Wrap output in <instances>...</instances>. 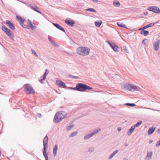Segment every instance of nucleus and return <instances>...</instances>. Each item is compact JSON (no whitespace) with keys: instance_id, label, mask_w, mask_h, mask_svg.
Here are the masks:
<instances>
[{"instance_id":"nucleus-19","label":"nucleus","mask_w":160,"mask_h":160,"mask_svg":"<svg viewBox=\"0 0 160 160\" xmlns=\"http://www.w3.org/2000/svg\"><path fill=\"white\" fill-rule=\"evenodd\" d=\"M58 148L57 144H56L53 148V152L54 156H56L57 154V151Z\"/></svg>"},{"instance_id":"nucleus-43","label":"nucleus","mask_w":160,"mask_h":160,"mask_svg":"<svg viewBox=\"0 0 160 160\" xmlns=\"http://www.w3.org/2000/svg\"><path fill=\"white\" fill-rule=\"evenodd\" d=\"M114 156V155H112V154L108 158V159H110L112 158V157Z\"/></svg>"},{"instance_id":"nucleus-28","label":"nucleus","mask_w":160,"mask_h":160,"mask_svg":"<svg viewBox=\"0 0 160 160\" xmlns=\"http://www.w3.org/2000/svg\"><path fill=\"white\" fill-rule=\"evenodd\" d=\"M78 133V131H76L72 133L70 135V137H73L76 136Z\"/></svg>"},{"instance_id":"nucleus-46","label":"nucleus","mask_w":160,"mask_h":160,"mask_svg":"<svg viewBox=\"0 0 160 160\" xmlns=\"http://www.w3.org/2000/svg\"><path fill=\"white\" fill-rule=\"evenodd\" d=\"M148 14V12H144L143 14L145 15H147Z\"/></svg>"},{"instance_id":"nucleus-3","label":"nucleus","mask_w":160,"mask_h":160,"mask_svg":"<svg viewBox=\"0 0 160 160\" xmlns=\"http://www.w3.org/2000/svg\"><path fill=\"white\" fill-rule=\"evenodd\" d=\"M48 138L47 135H46L44 138L43 142V148L42 149L43 154L45 158V160H48V157L47 153V148L48 147Z\"/></svg>"},{"instance_id":"nucleus-30","label":"nucleus","mask_w":160,"mask_h":160,"mask_svg":"<svg viewBox=\"0 0 160 160\" xmlns=\"http://www.w3.org/2000/svg\"><path fill=\"white\" fill-rule=\"evenodd\" d=\"M68 76L70 78L76 79H79L80 78L78 76H75L71 74L68 75Z\"/></svg>"},{"instance_id":"nucleus-32","label":"nucleus","mask_w":160,"mask_h":160,"mask_svg":"<svg viewBox=\"0 0 160 160\" xmlns=\"http://www.w3.org/2000/svg\"><path fill=\"white\" fill-rule=\"evenodd\" d=\"M74 126V125L73 124H72L68 126L67 128V130L68 131L70 130L72 128H73Z\"/></svg>"},{"instance_id":"nucleus-48","label":"nucleus","mask_w":160,"mask_h":160,"mask_svg":"<svg viewBox=\"0 0 160 160\" xmlns=\"http://www.w3.org/2000/svg\"><path fill=\"white\" fill-rule=\"evenodd\" d=\"M122 129V128L121 127H118V131H120Z\"/></svg>"},{"instance_id":"nucleus-34","label":"nucleus","mask_w":160,"mask_h":160,"mask_svg":"<svg viewBox=\"0 0 160 160\" xmlns=\"http://www.w3.org/2000/svg\"><path fill=\"white\" fill-rule=\"evenodd\" d=\"M25 22L24 23V25H26L28 26L27 28H29V21L28 22L26 20L25 21Z\"/></svg>"},{"instance_id":"nucleus-20","label":"nucleus","mask_w":160,"mask_h":160,"mask_svg":"<svg viewBox=\"0 0 160 160\" xmlns=\"http://www.w3.org/2000/svg\"><path fill=\"white\" fill-rule=\"evenodd\" d=\"M31 8L32 9H33V10H34V11H36V12H37L39 13L42 14L41 12L39 11L38 10V9H39V8H38L36 6H35L34 7L31 6Z\"/></svg>"},{"instance_id":"nucleus-36","label":"nucleus","mask_w":160,"mask_h":160,"mask_svg":"<svg viewBox=\"0 0 160 160\" xmlns=\"http://www.w3.org/2000/svg\"><path fill=\"white\" fill-rule=\"evenodd\" d=\"M94 151V148L93 147H91L89 148L88 152L92 153Z\"/></svg>"},{"instance_id":"nucleus-45","label":"nucleus","mask_w":160,"mask_h":160,"mask_svg":"<svg viewBox=\"0 0 160 160\" xmlns=\"http://www.w3.org/2000/svg\"><path fill=\"white\" fill-rule=\"evenodd\" d=\"M142 28L143 29V30H144V29L148 28V27H147V25L142 27Z\"/></svg>"},{"instance_id":"nucleus-54","label":"nucleus","mask_w":160,"mask_h":160,"mask_svg":"<svg viewBox=\"0 0 160 160\" xmlns=\"http://www.w3.org/2000/svg\"><path fill=\"white\" fill-rule=\"evenodd\" d=\"M158 36L160 37V32L158 34Z\"/></svg>"},{"instance_id":"nucleus-15","label":"nucleus","mask_w":160,"mask_h":160,"mask_svg":"<svg viewBox=\"0 0 160 160\" xmlns=\"http://www.w3.org/2000/svg\"><path fill=\"white\" fill-rule=\"evenodd\" d=\"M160 42V40H158L154 42L153 46L155 50L156 51H157L159 48Z\"/></svg>"},{"instance_id":"nucleus-14","label":"nucleus","mask_w":160,"mask_h":160,"mask_svg":"<svg viewBox=\"0 0 160 160\" xmlns=\"http://www.w3.org/2000/svg\"><path fill=\"white\" fill-rule=\"evenodd\" d=\"M65 23L70 27H73L75 23V21L74 20H71L69 19H66L65 20Z\"/></svg>"},{"instance_id":"nucleus-52","label":"nucleus","mask_w":160,"mask_h":160,"mask_svg":"<svg viewBox=\"0 0 160 160\" xmlns=\"http://www.w3.org/2000/svg\"><path fill=\"white\" fill-rule=\"evenodd\" d=\"M157 132L158 133H159L160 134V129H158L157 130Z\"/></svg>"},{"instance_id":"nucleus-55","label":"nucleus","mask_w":160,"mask_h":160,"mask_svg":"<svg viewBox=\"0 0 160 160\" xmlns=\"http://www.w3.org/2000/svg\"><path fill=\"white\" fill-rule=\"evenodd\" d=\"M123 160H128V159L127 158H124Z\"/></svg>"},{"instance_id":"nucleus-10","label":"nucleus","mask_w":160,"mask_h":160,"mask_svg":"<svg viewBox=\"0 0 160 160\" xmlns=\"http://www.w3.org/2000/svg\"><path fill=\"white\" fill-rule=\"evenodd\" d=\"M16 19L18 20V21L19 23L20 24L23 28H27L28 26L26 25H24V23L25 22V19L24 18H22L21 16H16Z\"/></svg>"},{"instance_id":"nucleus-12","label":"nucleus","mask_w":160,"mask_h":160,"mask_svg":"<svg viewBox=\"0 0 160 160\" xmlns=\"http://www.w3.org/2000/svg\"><path fill=\"white\" fill-rule=\"evenodd\" d=\"M56 83L59 87L67 89V87L65 83L61 80H57Z\"/></svg>"},{"instance_id":"nucleus-56","label":"nucleus","mask_w":160,"mask_h":160,"mask_svg":"<svg viewBox=\"0 0 160 160\" xmlns=\"http://www.w3.org/2000/svg\"><path fill=\"white\" fill-rule=\"evenodd\" d=\"M1 151H0V155H1Z\"/></svg>"},{"instance_id":"nucleus-18","label":"nucleus","mask_w":160,"mask_h":160,"mask_svg":"<svg viewBox=\"0 0 160 160\" xmlns=\"http://www.w3.org/2000/svg\"><path fill=\"white\" fill-rule=\"evenodd\" d=\"M135 128H134V126H132L129 129V130L127 132V134L128 136H130V135L132 132L134 131Z\"/></svg>"},{"instance_id":"nucleus-31","label":"nucleus","mask_w":160,"mask_h":160,"mask_svg":"<svg viewBox=\"0 0 160 160\" xmlns=\"http://www.w3.org/2000/svg\"><path fill=\"white\" fill-rule=\"evenodd\" d=\"M156 22L155 23H150L148 24L147 25V27H148V28H149V27H152V26H153L156 23H157V22Z\"/></svg>"},{"instance_id":"nucleus-17","label":"nucleus","mask_w":160,"mask_h":160,"mask_svg":"<svg viewBox=\"0 0 160 160\" xmlns=\"http://www.w3.org/2000/svg\"><path fill=\"white\" fill-rule=\"evenodd\" d=\"M156 128L152 126V127L150 128L148 131V134L149 135L152 134L155 131Z\"/></svg>"},{"instance_id":"nucleus-53","label":"nucleus","mask_w":160,"mask_h":160,"mask_svg":"<svg viewBox=\"0 0 160 160\" xmlns=\"http://www.w3.org/2000/svg\"><path fill=\"white\" fill-rule=\"evenodd\" d=\"M138 30H139H139H142H142H143V29H142V28H139Z\"/></svg>"},{"instance_id":"nucleus-6","label":"nucleus","mask_w":160,"mask_h":160,"mask_svg":"<svg viewBox=\"0 0 160 160\" xmlns=\"http://www.w3.org/2000/svg\"><path fill=\"white\" fill-rule=\"evenodd\" d=\"M2 30L11 39H13L14 35L13 33L4 25H2Z\"/></svg>"},{"instance_id":"nucleus-41","label":"nucleus","mask_w":160,"mask_h":160,"mask_svg":"<svg viewBox=\"0 0 160 160\" xmlns=\"http://www.w3.org/2000/svg\"><path fill=\"white\" fill-rule=\"evenodd\" d=\"M118 150H116L112 154L114 156L118 152Z\"/></svg>"},{"instance_id":"nucleus-4","label":"nucleus","mask_w":160,"mask_h":160,"mask_svg":"<svg viewBox=\"0 0 160 160\" xmlns=\"http://www.w3.org/2000/svg\"><path fill=\"white\" fill-rule=\"evenodd\" d=\"M76 85L78 91L84 92L86 90H92L93 91L92 88L86 84L83 83H78Z\"/></svg>"},{"instance_id":"nucleus-7","label":"nucleus","mask_w":160,"mask_h":160,"mask_svg":"<svg viewBox=\"0 0 160 160\" xmlns=\"http://www.w3.org/2000/svg\"><path fill=\"white\" fill-rule=\"evenodd\" d=\"M124 88L126 90L132 92H134L135 90H138L139 88L137 86H133L128 83L124 85Z\"/></svg>"},{"instance_id":"nucleus-8","label":"nucleus","mask_w":160,"mask_h":160,"mask_svg":"<svg viewBox=\"0 0 160 160\" xmlns=\"http://www.w3.org/2000/svg\"><path fill=\"white\" fill-rule=\"evenodd\" d=\"M148 10L156 13H160V9L157 6H149L148 8Z\"/></svg>"},{"instance_id":"nucleus-47","label":"nucleus","mask_w":160,"mask_h":160,"mask_svg":"<svg viewBox=\"0 0 160 160\" xmlns=\"http://www.w3.org/2000/svg\"><path fill=\"white\" fill-rule=\"evenodd\" d=\"M48 39L49 40V41L50 42H51L52 41H53L50 38V37L49 36H48Z\"/></svg>"},{"instance_id":"nucleus-26","label":"nucleus","mask_w":160,"mask_h":160,"mask_svg":"<svg viewBox=\"0 0 160 160\" xmlns=\"http://www.w3.org/2000/svg\"><path fill=\"white\" fill-rule=\"evenodd\" d=\"M152 152H148L146 158H147V159L148 160L150 159L152 157Z\"/></svg>"},{"instance_id":"nucleus-40","label":"nucleus","mask_w":160,"mask_h":160,"mask_svg":"<svg viewBox=\"0 0 160 160\" xmlns=\"http://www.w3.org/2000/svg\"><path fill=\"white\" fill-rule=\"evenodd\" d=\"M32 51L33 54H34V55H35L36 57H38V55L37 54L36 52L34 50H32Z\"/></svg>"},{"instance_id":"nucleus-1","label":"nucleus","mask_w":160,"mask_h":160,"mask_svg":"<svg viewBox=\"0 0 160 160\" xmlns=\"http://www.w3.org/2000/svg\"><path fill=\"white\" fill-rule=\"evenodd\" d=\"M67 115V114L64 111H62L58 112L54 116L53 122L56 123H58L65 118Z\"/></svg>"},{"instance_id":"nucleus-51","label":"nucleus","mask_w":160,"mask_h":160,"mask_svg":"<svg viewBox=\"0 0 160 160\" xmlns=\"http://www.w3.org/2000/svg\"><path fill=\"white\" fill-rule=\"evenodd\" d=\"M124 145L125 146H128V144L127 143H125Z\"/></svg>"},{"instance_id":"nucleus-33","label":"nucleus","mask_w":160,"mask_h":160,"mask_svg":"<svg viewBox=\"0 0 160 160\" xmlns=\"http://www.w3.org/2000/svg\"><path fill=\"white\" fill-rule=\"evenodd\" d=\"M125 104V105H126L127 106H130V107H133L135 106H136V105L134 103H126Z\"/></svg>"},{"instance_id":"nucleus-9","label":"nucleus","mask_w":160,"mask_h":160,"mask_svg":"<svg viewBox=\"0 0 160 160\" xmlns=\"http://www.w3.org/2000/svg\"><path fill=\"white\" fill-rule=\"evenodd\" d=\"M100 130L101 129L99 128L98 130L94 131L93 132H92L90 134L86 135L84 136V140H86L88 139L93 135L98 133L100 131Z\"/></svg>"},{"instance_id":"nucleus-50","label":"nucleus","mask_w":160,"mask_h":160,"mask_svg":"<svg viewBox=\"0 0 160 160\" xmlns=\"http://www.w3.org/2000/svg\"><path fill=\"white\" fill-rule=\"evenodd\" d=\"M153 142V140L152 139H150L149 141V143L150 144L152 143Z\"/></svg>"},{"instance_id":"nucleus-42","label":"nucleus","mask_w":160,"mask_h":160,"mask_svg":"<svg viewBox=\"0 0 160 160\" xmlns=\"http://www.w3.org/2000/svg\"><path fill=\"white\" fill-rule=\"evenodd\" d=\"M49 73V71L48 70L46 69L45 70V73H44V75L47 76V75L48 73Z\"/></svg>"},{"instance_id":"nucleus-49","label":"nucleus","mask_w":160,"mask_h":160,"mask_svg":"<svg viewBox=\"0 0 160 160\" xmlns=\"http://www.w3.org/2000/svg\"><path fill=\"white\" fill-rule=\"evenodd\" d=\"M46 76L44 75H43V78H42L43 80H45V79L46 78Z\"/></svg>"},{"instance_id":"nucleus-13","label":"nucleus","mask_w":160,"mask_h":160,"mask_svg":"<svg viewBox=\"0 0 160 160\" xmlns=\"http://www.w3.org/2000/svg\"><path fill=\"white\" fill-rule=\"evenodd\" d=\"M6 23L8 27L12 30L13 31L15 30V27L14 25L10 21L7 20L6 21Z\"/></svg>"},{"instance_id":"nucleus-39","label":"nucleus","mask_w":160,"mask_h":160,"mask_svg":"<svg viewBox=\"0 0 160 160\" xmlns=\"http://www.w3.org/2000/svg\"><path fill=\"white\" fill-rule=\"evenodd\" d=\"M145 41H148V39H144L142 42V43L144 44V45H146V43H145Z\"/></svg>"},{"instance_id":"nucleus-2","label":"nucleus","mask_w":160,"mask_h":160,"mask_svg":"<svg viewBox=\"0 0 160 160\" xmlns=\"http://www.w3.org/2000/svg\"><path fill=\"white\" fill-rule=\"evenodd\" d=\"M90 49L87 47H80L77 48L76 52L79 55L83 56H86L88 55L90 52Z\"/></svg>"},{"instance_id":"nucleus-37","label":"nucleus","mask_w":160,"mask_h":160,"mask_svg":"<svg viewBox=\"0 0 160 160\" xmlns=\"http://www.w3.org/2000/svg\"><path fill=\"white\" fill-rule=\"evenodd\" d=\"M123 50L126 52L128 53H129L128 50L126 46H124L123 47Z\"/></svg>"},{"instance_id":"nucleus-16","label":"nucleus","mask_w":160,"mask_h":160,"mask_svg":"<svg viewBox=\"0 0 160 160\" xmlns=\"http://www.w3.org/2000/svg\"><path fill=\"white\" fill-rule=\"evenodd\" d=\"M52 24L57 28L65 33L66 32L65 31V30L64 28L62 27L60 25L58 24L57 23H52Z\"/></svg>"},{"instance_id":"nucleus-29","label":"nucleus","mask_w":160,"mask_h":160,"mask_svg":"<svg viewBox=\"0 0 160 160\" xmlns=\"http://www.w3.org/2000/svg\"><path fill=\"white\" fill-rule=\"evenodd\" d=\"M142 121H139L137 123L134 125L133 126L134 128L138 127L142 123Z\"/></svg>"},{"instance_id":"nucleus-27","label":"nucleus","mask_w":160,"mask_h":160,"mask_svg":"<svg viewBox=\"0 0 160 160\" xmlns=\"http://www.w3.org/2000/svg\"><path fill=\"white\" fill-rule=\"evenodd\" d=\"M113 4L116 7H119L120 5V4L118 1H117L116 2H114Z\"/></svg>"},{"instance_id":"nucleus-23","label":"nucleus","mask_w":160,"mask_h":160,"mask_svg":"<svg viewBox=\"0 0 160 160\" xmlns=\"http://www.w3.org/2000/svg\"><path fill=\"white\" fill-rule=\"evenodd\" d=\"M140 33L142 35H144L145 36H147L149 34V32L148 31L143 30L140 32Z\"/></svg>"},{"instance_id":"nucleus-22","label":"nucleus","mask_w":160,"mask_h":160,"mask_svg":"<svg viewBox=\"0 0 160 160\" xmlns=\"http://www.w3.org/2000/svg\"><path fill=\"white\" fill-rule=\"evenodd\" d=\"M28 21H29V28H30L32 30H33L36 29V27L35 26L33 25L32 24V22L30 20L28 19Z\"/></svg>"},{"instance_id":"nucleus-38","label":"nucleus","mask_w":160,"mask_h":160,"mask_svg":"<svg viewBox=\"0 0 160 160\" xmlns=\"http://www.w3.org/2000/svg\"><path fill=\"white\" fill-rule=\"evenodd\" d=\"M51 43L54 46L57 47L58 46V45L57 44L56 42L53 40L52 41Z\"/></svg>"},{"instance_id":"nucleus-5","label":"nucleus","mask_w":160,"mask_h":160,"mask_svg":"<svg viewBox=\"0 0 160 160\" xmlns=\"http://www.w3.org/2000/svg\"><path fill=\"white\" fill-rule=\"evenodd\" d=\"M23 88H24V91L27 95L34 94L35 93V91L32 85L29 84H25L23 86Z\"/></svg>"},{"instance_id":"nucleus-35","label":"nucleus","mask_w":160,"mask_h":160,"mask_svg":"<svg viewBox=\"0 0 160 160\" xmlns=\"http://www.w3.org/2000/svg\"><path fill=\"white\" fill-rule=\"evenodd\" d=\"M67 89H71V90L77 91V85H76V87L75 88H72V87H67Z\"/></svg>"},{"instance_id":"nucleus-25","label":"nucleus","mask_w":160,"mask_h":160,"mask_svg":"<svg viewBox=\"0 0 160 160\" xmlns=\"http://www.w3.org/2000/svg\"><path fill=\"white\" fill-rule=\"evenodd\" d=\"M85 10L87 11H89L93 12H97L96 10L93 8H89L86 9Z\"/></svg>"},{"instance_id":"nucleus-21","label":"nucleus","mask_w":160,"mask_h":160,"mask_svg":"<svg viewBox=\"0 0 160 160\" xmlns=\"http://www.w3.org/2000/svg\"><path fill=\"white\" fill-rule=\"evenodd\" d=\"M102 23V21L101 20L99 21H96L95 22L94 24L96 26L98 27H100Z\"/></svg>"},{"instance_id":"nucleus-44","label":"nucleus","mask_w":160,"mask_h":160,"mask_svg":"<svg viewBox=\"0 0 160 160\" xmlns=\"http://www.w3.org/2000/svg\"><path fill=\"white\" fill-rule=\"evenodd\" d=\"M43 80V79H41V80H40V82H41L42 84H43L44 83V81H43V80Z\"/></svg>"},{"instance_id":"nucleus-11","label":"nucleus","mask_w":160,"mask_h":160,"mask_svg":"<svg viewBox=\"0 0 160 160\" xmlns=\"http://www.w3.org/2000/svg\"><path fill=\"white\" fill-rule=\"evenodd\" d=\"M106 42H107L110 45L112 48L115 52H118V47L115 43H112L109 41H106Z\"/></svg>"},{"instance_id":"nucleus-24","label":"nucleus","mask_w":160,"mask_h":160,"mask_svg":"<svg viewBox=\"0 0 160 160\" xmlns=\"http://www.w3.org/2000/svg\"><path fill=\"white\" fill-rule=\"evenodd\" d=\"M117 25L119 27L124 28H127V27L125 24L123 25L122 23L119 22H118L117 23Z\"/></svg>"}]
</instances>
